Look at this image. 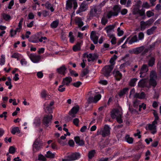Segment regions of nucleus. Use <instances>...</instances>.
<instances>
[{
  "mask_svg": "<svg viewBox=\"0 0 161 161\" xmlns=\"http://www.w3.org/2000/svg\"><path fill=\"white\" fill-rule=\"evenodd\" d=\"M90 37L91 40L93 41L95 44H97L98 42V37L96 35L95 31H92L91 32Z\"/></svg>",
  "mask_w": 161,
  "mask_h": 161,
  "instance_id": "obj_13",
  "label": "nucleus"
},
{
  "mask_svg": "<svg viewBox=\"0 0 161 161\" xmlns=\"http://www.w3.org/2000/svg\"><path fill=\"white\" fill-rule=\"evenodd\" d=\"M55 153H52L51 151H49L47 152L45 156L48 158H54L55 156Z\"/></svg>",
  "mask_w": 161,
  "mask_h": 161,
  "instance_id": "obj_37",
  "label": "nucleus"
},
{
  "mask_svg": "<svg viewBox=\"0 0 161 161\" xmlns=\"http://www.w3.org/2000/svg\"><path fill=\"white\" fill-rule=\"evenodd\" d=\"M153 115L154 117V120L158 121L159 119V118L158 115V114L156 110H153Z\"/></svg>",
  "mask_w": 161,
  "mask_h": 161,
  "instance_id": "obj_47",
  "label": "nucleus"
},
{
  "mask_svg": "<svg viewBox=\"0 0 161 161\" xmlns=\"http://www.w3.org/2000/svg\"><path fill=\"white\" fill-rule=\"evenodd\" d=\"M72 81V78L70 76L67 77L63 79L62 83L68 86L69 84Z\"/></svg>",
  "mask_w": 161,
  "mask_h": 161,
  "instance_id": "obj_18",
  "label": "nucleus"
},
{
  "mask_svg": "<svg viewBox=\"0 0 161 161\" xmlns=\"http://www.w3.org/2000/svg\"><path fill=\"white\" fill-rule=\"evenodd\" d=\"M126 141L129 144H132L133 142V139L132 137H130L129 135H127L125 137Z\"/></svg>",
  "mask_w": 161,
  "mask_h": 161,
  "instance_id": "obj_40",
  "label": "nucleus"
},
{
  "mask_svg": "<svg viewBox=\"0 0 161 161\" xmlns=\"http://www.w3.org/2000/svg\"><path fill=\"white\" fill-rule=\"evenodd\" d=\"M111 128L108 125H105L103 128L98 130L97 133V135H102V137H104L109 136L110 134Z\"/></svg>",
  "mask_w": 161,
  "mask_h": 161,
  "instance_id": "obj_2",
  "label": "nucleus"
},
{
  "mask_svg": "<svg viewBox=\"0 0 161 161\" xmlns=\"http://www.w3.org/2000/svg\"><path fill=\"white\" fill-rule=\"evenodd\" d=\"M3 17L5 20L7 21L11 19L10 16L9 15L6 14H3Z\"/></svg>",
  "mask_w": 161,
  "mask_h": 161,
  "instance_id": "obj_54",
  "label": "nucleus"
},
{
  "mask_svg": "<svg viewBox=\"0 0 161 161\" xmlns=\"http://www.w3.org/2000/svg\"><path fill=\"white\" fill-rule=\"evenodd\" d=\"M115 26L114 25H110L106 26L105 28V30H106L107 33H109L111 30L114 28Z\"/></svg>",
  "mask_w": 161,
  "mask_h": 161,
  "instance_id": "obj_33",
  "label": "nucleus"
},
{
  "mask_svg": "<svg viewBox=\"0 0 161 161\" xmlns=\"http://www.w3.org/2000/svg\"><path fill=\"white\" fill-rule=\"evenodd\" d=\"M45 110L46 112H48L49 114L52 113V107L47 106L46 107Z\"/></svg>",
  "mask_w": 161,
  "mask_h": 161,
  "instance_id": "obj_60",
  "label": "nucleus"
},
{
  "mask_svg": "<svg viewBox=\"0 0 161 161\" xmlns=\"http://www.w3.org/2000/svg\"><path fill=\"white\" fill-rule=\"evenodd\" d=\"M108 21V20L104 18H102L101 19V23L103 25H105Z\"/></svg>",
  "mask_w": 161,
  "mask_h": 161,
  "instance_id": "obj_64",
  "label": "nucleus"
},
{
  "mask_svg": "<svg viewBox=\"0 0 161 161\" xmlns=\"http://www.w3.org/2000/svg\"><path fill=\"white\" fill-rule=\"evenodd\" d=\"M122 114L120 113V111L118 109H114L111 112V117L113 119L116 118L117 122L119 124H121L123 122L122 119Z\"/></svg>",
  "mask_w": 161,
  "mask_h": 161,
  "instance_id": "obj_1",
  "label": "nucleus"
},
{
  "mask_svg": "<svg viewBox=\"0 0 161 161\" xmlns=\"http://www.w3.org/2000/svg\"><path fill=\"white\" fill-rule=\"evenodd\" d=\"M155 59L154 57H152L148 62V65L150 67H152L154 65Z\"/></svg>",
  "mask_w": 161,
  "mask_h": 161,
  "instance_id": "obj_38",
  "label": "nucleus"
},
{
  "mask_svg": "<svg viewBox=\"0 0 161 161\" xmlns=\"http://www.w3.org/2000/svg\"><path fill=\"white\" fill-rule=\"evenodd\" d=\"M75 21V24L78 25L79 28H81L84 25V23L80 17H76Z\"/></svg>",
  "mask_w": 161,
  "mask_h": 161,
  "instance_id": "obj_23",
  "label": "nucleus"
},
{
  "mask_svg": "<svg viewBox=\"0 0 161 161\" xmlns=\"http://www.w3.org/2000/svg\"><path fill=\"white\" fill-rule=\"evenodd\" d=\"M13 134H15L16 133H20V130L18 127H15L13 128L11 131Z\"/></svg>",
  "mask_w": 161,
  "mask_h": 161,
  "instance_id": "obj_46",
  "label": "nucleus"
},
{
  "mask_svg": "<svg viewBox=\"0 0 161 161\" xmlns=\"http://www.w3.org/2000/svg\"><path fill=\"white\" fill-rule=\"evenodd\" d=\"M41 32H39L31 36V42L33 43H37L39 42H43L44 43H45L46 42L43 40H47V38L45 36H41L40 37V35Z\"/></svg>",
  "mask_w": 161,
  "mask_h": 161,
  "instance_id": "obj_3",
  "label": "nucleus"
},
{
  "mask_svg": "<svg viewBox=\"0 0 161 161\" xmlns=\"http://www.w3.org/2000/svg\"><path fill=\"white\" fill-rule=\"evenodd\" d=\"M156 19V18H151L145 22L147 25H151L154 22L155 20Z\"/></svg>",
  "mask_w": 161,
  "mask_h": 161,
  "instance_id": "obj_45",
  "label": "nucleus"
},
{
  "mask_svg": "<svg viewBox=\"0 0 161 161\" xmlns=\"http://www.w3.org/2000/svg\"><path fill=\"white\" fill-rule=\"evenodd\" d=\"M41 59V56L36 54L31 53V60L33 63L38 62Z\"/></svg>",
  "mask_w": 161,
  "mask_h": 161,
  "instance_id": "obj_15",
  "label": "nucleus"
},
{
  "mask_svg": "<svg viewBox=\"0 0 161 161\" xmlns=\"http://www.w3.org/2000/svg\"><path fill=\"white\" fill-rule=\"evenodd\" d=\"M138 86L142 89L147 88V90L149 89L148 84L146 81L144 79L140 80L138 83Z\"/></svg>",
  "mask_w": 161,
  "mask_h": 161,
  "instance_id": "obj_11",
  "label": "nucleus"
},
{
  "mask_svg": "<svg viewBox=\"0 0 161 161\" xmlns=\"http://www.w3.org/2000/svg\"><path fill=\"white\" fill-rule=\"evenodd\" d=\"M80 109V107L79 105H76L74 106L69 112V114L71 115L72 114H76L79 111Z\"/></svg>",
  "mask_w": 161,
  "mask_h": 161,
  "instance_id": "obj_19",
  "label": "nucleus"
},
{
  "mask_svg": "<svg viewBox=\"0 0 161 161\" xmlns=\"http://www.w3.org/2000/svg\"><path fill=\"white\" fill-rule=\"evenodd\" d=\"M53 116L51 114L45 115L42 119V125L44 127L47 128L51 125Z\"/></svg>",
  "mask_w": 161,
  "mask_h": 161,
  "instance_id": "obj_5",
  "label": "nucleus"
},
{
  "mask_svg": "<svg viewBox=\"0 0 161 161\" xmlns=\"http://www.w3.org/2000/svg\"><path fill=\"white\" fill-rule=\"evenodd\" d=\"M73 34V33L72 32L70 31L69 32L68 36L69 37V42L72 43H74L75 41V38Z\"/></svg>",
  "mask_w": 161,
  "mask_h": 161,
  "instance_id": "obj_36",
  "label": "nucleus"
},
{
  "mask_svg": "<svg viewBox=\"0 0 161 161\" xmlns=\"http://www.w3.org/2000/svg\"><path fill=\"white\" fill-rule=\"evenodd\" d=\"M88 3L86 1H83L81 3L78 9L76 11V14H79L82 12L86 11L88 8Z\"/></svg>",
  "mask_w": 161,
  "mask_h": 161,
  "instance_id": "obj_6",
  "label": "nucleus"
},
{
  "mask_svg": "<svg viewBox=\"0 0 161 161\" xmlns=\"http://www.w3.org/2000/svg\"><path fill=\"white\" fill-rule=\"evenodd\" d=\"M37 76L38 78L41 79L43 76V74L42 71L38 72L37 73Z\"/></svg>",
  "mask_w": 161,
  "mask_h": 161,
  "instance_id": "obj_62",
  "label": "nucleus"
},
{
  "mask_svg": "<svg viewBox=\"0 0 161 161\" xmlns=\"http://www.w3.org/2000/svg\"><path fill=\"white\" fill-rule=\"evenodd\" d=\"M113 68L114 66L113 65L106 66L104 68L105 70L104 74L106 76H110V74L113 69Z\"/></svg>",
  "mask_w": 161,
  "mask_h": 161,
  "instance_id": "obj_12",
  "label": "nucleus"
},
{
  "mask_svg": "<svg viewBox=\"0 0 161 161\" xmlns=\"http://www.w3.org/2000/svg\"><path fill=\"white\" fill-rule=\"evenodd\" d=\"M64 86V85H60L58 89V90L59 91L61 92H63L65 91V87H63Z\"/></svg>",
  "mask_w": 161,
  "mask_h": 161,
  "instance_id": "obj_56",
  "label": "nucleus"
},
{
  "mask_svg": "<svg viewBox=\"0 0 161 161\" xmlns=\"http://www.w3.org/2000/svg\"><path fill=\"white\" fill-rule=\"evenodd\" d=\"M74 140L76 143L80 146H83L84 144V141L83 140H80L79 136L75 137Z\"/></svg>",
  "mask_w": 161,
  "mask_h": 161,
  "instance_id": "obj_21",
  "label": "nucleus"
},
{
  "mask_svg": "<svg viewBox=\"0 0 161 161\" xmlns=\"http://www.w3.org/2000/svg\"><path fill=\"white\" fill-rule=\"evenodd\" d=\"M157 77V74L155 71L154 70L152 71L150 75V79L156 80Z\"/></svg>",
  "mask_w": 161,
  "mask_h": 161,
  "instance_id": "obj_30",
  "label": "nucleus"
},
{
  "mask_svg": "<svg viewBox=\"0 0 161 161\" xmlns=\"http://www.w3.org/2000/svg\"><path fill=\"white\" fill-rule=\"evenodd\" d=\"M145 49V47L143 46H142L133 48L132 50L129 51V52L130 53L135 54H138L142 53Z\"/></svg>",
  "mask_w": 161,
  "mask_h": 161,
  "instance_id": "obj_7",
  "label": "nucleus"
},
{
  "mask_svg": "<svg viewBox=\"0 0 161 161\" xmlns=\"http://www.w3.org/2000/svg\"><path fill=\"white\" fill-rule=\"evenodd\" d=\"M83 43L82 41L80 42H78L76 45L73 47V50L74 52H77L80 50L81 45Z\"/></svg>",
  "mask_w": 161,
  "mask_h": 161,
  "instance_id": "obj_20",
  "label": "nucleus"
},
{
  "mask_svg": "<svg viewBox=\"0 0 161 161\" xmlns=\"http://www.w3.org/2000/svg\"><path fill=\"white\" fill-rule=\"evenodd\" d=\"M23 21V18H21L19 21L18 27L16 29V30L18 32H20L22 29V24Z\"/></svg>",
  "mask_w": 161,
  "mask_h": 161,
  "instance_id": "obj_29",
  "label": "nucleus"
},
{
  "mask_svg": "<svg viewBox=\"0 0 161 161\" xmlns=\"http://www.w3.org/2000/svg\"><path fill=\"white\" fill-rule=\"evenodd\" d=\"M34 123L35 124L36 126H39L41 124V121L40 119L38 118L36 119L34 121Z\"/></svg>",
  "mask_w": 161,
  "mask_h": 161,
  "instance_id": "obj_49",
  "label": "nucleus"
},
{
  "mask_svg": "<svg viewBox=\"0 0 161 161\" xmlns=\"http://www.w3.org/2000/svg\"><path fill=\"white\" fill-rule=\"evenodd\" d=\"M138 41L137 36L136 35L133 36L129 40V43L130 44H132L133 43L137 42Z\"/></svg>",
  "mask_w": 161,
  "mask_h": 161,
  "instance_id": "obj_35",
  "label": "nucleus"
},
{
  "mask_svg": "<svg viewBox=\"0 0 161 161\" xmlns=\"http://www.w3.org/2000/svg\"><path fill=\"white\" fill-rule=\"evenodd\" d=\"M137 80L138 79L136 78L131 79L129 82V85L130 87H134L136 85Z\"/></svg>",
  "mask_w": 161,
  "mask_h": 161,
  "instance_id": "obj_27",
  "label": "nucleus"
},
{
  "mask_svg": "<svg viewBox=\"0 0 161 161\" xmlns=\"http://www.w3.org/2000/svg\"><path fill=\"white\" fill-rule=\"evenodd\" d=\"M147 26L145 22L142 21L140 22V30L141 31H143L146 29V26Z\"/></svg>",
  "mask_w": 161,
  "mask_h": 161,
  "instance_id": "obj_39",
  "label": "nucleus"
},
{
  "mask_svg": "<svg viewBox=\"0 0 161 161\" xmlns=\"http://www.w3.org/2000/svg\"><path fill=\"white\" fill-rule=\"evenodd\" d=\"M97 11V9L96 8H92L89 13V17H92L96 16V14Z\"/></svg>",
  "mask_w": 161,
  "mask_h": 161,
  "instance_id": "obj_24",
  "label": "nucleus"
},
{
  "mask_svg": "<svg viewBox=\"0 0 161 161\" xmlns=\"http://www.w3.org/2000/svg\"><path fill=\"white\" fill-rule=\"evenodd\" d=\"M80 155L79 153L75 152L71 153L67 156V158H70L71 161H74L80 158Z\"/></svg>",
  "mask_w": 161,
  "mask_h": 161,
  "instance_id": "obj_8",
  "label": "nucleus"
},
{
  "mask_svg": "<svg viewBox=\"0 0 161 161\" xmlns=\"http://www.w3.org/2000/svg\"><path fill=\"white\" fill-rule=\"evenodd\" d=\"M42 97L43 98H46L48 96L45 90H43L41 93Z\"/></svg>",
  "mask_w": 161,
  "mask_h": 161,
  "instance_id": "obj_57",
  "label": "nucleus"
},
{
  "mask_svg": "<svg viewBox=\"0 0 161 161\" xmlns=\"http://www.w3.org/2000/svg\"><path fill=\"white\" fill-rule=\"evenodd\" d=\"M146 14L148 17L149 18L151 16H153L154 15L153 12H152L150 10H148L147 11Z\"/></svg>",
  "mask_w": 161,
  "mask_h": 161,
  "instance_id": "obj_55",
  "label": "nucleus"
},
{
  "mask_svg": "<svg viewBox=\"0 0 161 161\" xmlns=\"http://www.w3.org/2000/svg\"><path fill=\"white\" fill-rule=\"evenodd\" d=\"M15 150L16 149L15 147L13 146H11L9 149V153L13 154L15 153Z\"/></svg>",
  "mask_w": 161,
  "mask_h": 161,
  "instance_id": "obj_52",
  "label": "nucleus"
},
{
  "mask_svg": "<svg viewBox=\"0 0 161 161\" xmlns=\"http://www.w3.org/2000/svg\"><path fill=\"white\" fill-rule=\"evenodd\" d=\"M20 57V55L18 53H12L11 57L13 58H16L17 60H19V58Z\"/></svg>",
  "mask_w": 161,
  "mask_h": 161,
  "instance_id": "obj_42",
  "label": "nucleus"
},
{
  "mask_svg": "<svg viewBox=\"0 0 161 161\" xmlns=\"http://www.w3.org/2000/svg\"><path fill=\"white\" fill-rule=\"evenodd\" d=\"M87 58L91 59L92 61L94 62L98 58V56L95 54L93 56L92 54L90 53L89 55H87Z\"/></svg>",
  "mask_w": 161,
  "mask_h": 161,
  "instance_id": "obj_34",
  "label": "nucleus"
},
{
  "mask_svg": "<svg viewBox=\"0 0 161 161\" xmlns=\"http://www.w3.org/2000/svg\"><path fill=\"white\" fill-rule=\"evenodd\" d=\"M146 129L147 130H148L152 131L151 133L152 134H155L157 132V125H154L152 123L148 124L147 125V127H146Z\"/></svg>",
  "mask_w": 161,
  "mask_h": 161,
  "instance_id": "obj_10",
  "label": "nucleus"
},
{
  "mask_svg": "<svg viewBox=\"0 0 161 161\" xmlns=\"http://www.w3.org/2000/svg\"><path fill=\"white\" fill-rule=\"evenodd\" d=\"M110 38H112L111 42L112 44H115L116 43V39L115 37H114L113 35H111L109 36Z\"/></svg>",
  "mask_w": 161,
  "mask_h": 161,
  "instance_id": "obj_51",
  "label": "nucleus"
},
{
  "mask_svg": "<svg viewBox=\"0 0 161 161\" xmlns=\"http://www.w3.org/2000/svg\"><path fill=\"white\" fill-rule=\"evenodd\" d=\"M140 8L135 7L132 10V13L134 15L139 14Z\"/></svg>",
  "mask_w": 161,
  "mask_h": 161,
  "instance_id": "obj_43",
  "label": "nucleus"
},
{
  "mask_svg": "<svg viewBox=\"0 0 161 161\" xmlns=\"http://www.w3.org/2000/svg\"><path fill=\"white\" fill-rule=\"evenodd\" d=\"M1 57L0 64L2 66L4 65L5 64V55L2 54L1 55Z\"/></svg>",
  "mask_w": 161,
  "mask_h": 161,
  "instance_id": "obj_44",
  "label": "nucleus"
},
{
  "mask_svg": "<svg viewBox=\"0 0 161 161\" xmlns=\"http://www.w3.org/2000/svg\"><path fill=\"white\" fill-rule=\"evenodd\" d=\"M59 23V21L58 19H57L53 21L50 24L51 28L53 29L56 28L58 26Z\"/></svg>",
  "mask_w": 161,
  "mask_h": 161,
  "instance_id": "obj_28",
  "label": "nucleus"
},
{
  "mask_svg": "<svg viewBox=\"0 0 161 161\" xmlns=\"http://www.w3.org/2000/svg\"><path fill=\"white\" fill-rule=\"evenodd\" d=\"M142 7L146 8H148L150 7V5L148 3L146 2L143 4L142 5Z\"/></svg>",
  "mask_w": 161,
  "mask_h": 161,
  "instance_id": "obj_63",
  "label": "nucleus"
},
{
  "mask_svg": "<svg viewBox=\"0 0 161 161\" xmlns=\"http://www.w3.org/2000/svg\"><path fill=\"white\" fill-rule=\"evenodd\" d=\"M43 143L40 138L38 137L36 139L33 144V151L36 152L43 148Z\"/></svg>",
  "mask_w": 161,
  "mask_h": 161,
  "instance_id": "obj_4",
  "label": "nucleus"
},
{
  "mask_svg": "<svg viewBox=\"0 0 161 161\" xmlns=\"http://www.w3.org/2000/svg\"><path fill=\"white\" fill-rule=\"evenodd\" d=\"M96 153V150H92L89 151L88 153V158L91 159L94 156Z\"/></svg>",
  "mask_w": 161,
  "mask_h": 161,
  "instance_id": "obj_31",
  "label": "nucleus"
},
{
  "mask_svg": "<svg viewBox=\"0 0 161 161\" xmlns=\"http://www.w3.org/2000/svg\"><path fill=\"white\" fill-rule=\"evenodd\" d=\"M157 85V82L156 80L149 79V84L148 85V87H149V88L152 86L153 88H155Z\"/></svg>",
  "mask_w": 161,
  "mask_h": 161,
  "instance_id": "obj_25",
  "label": "nucleus"
},
{
  "mask_svg": "<svg viewBox=\"0 0 161 161\" xmlns=\"http://www.w3.org/2000/svg\"><path fill=\"white\" fill-rule=\"evenodd\" d=\"M112 16H116L114 15V13L113 11H109L107 14V17L108 18V19H110L112 17Z\"/></svg>",
  "mask_w": 161,
  "mask_h": 161,
  "instance_id": "obj_61",
  "label": "nucleus"
},
{
  "mask_svg": "<svg viewBox=\"0 0 161 161\" xmlns=\"http://www.w3.org/2000/svg\"><path fill=\"white\" fill-rule=\"evenodd\" d=\"M14 3V0H11L9 3L8 8L9 9L12 8V7L13 6Z\"/></svg>",
  "mask_w": 161,
  "mask_h": 161,
  "instance_id": "obj_59",
  "label": "nucleus"
},
{
  "mask_svg": "<svg viewBox=\"0 0 161 161\" xmlns=\"http://www.w3.org/2000/svg\"><path fill=\"white\" fill-rule=\"evenodd\" d=\"M148 70V69L147 66L146 64H143L140 69V78L143 77L145 75V74L146 73Z\"/></svg>",
  "mask_w": 161,
  "mask_h": 161,
  "instance_id": "obj_9",
  "label": "nucleus"
},
{
  "mask_svg": "<svg viewBox=\"0 0 161 161\" xmlns=\"http://www.w3.org/2000/svg\"><path fill=\"white\" fill-rule=\"evenodd\" d=\"M89 72L88 69L87 68L84 69L82 71V76L84 77Z\"/></svg>",
  "mask_w": 161,
  "mask_h": 161,
  "instance_id": "obj_53",
  "label": "nucleus"
},
{
  "mask_svg": "<svg viewBox=\"0 0 161 161\" xmlns=\"http://www.w3.org/2000/svg\"><path fill=\"white\" fill-rule=\"evenodd\" d=\"M121 8L118 5H114L113 8V13L116 16H117L120 12Z\"/></svg>",
  "mask_w": 161,
  "mask_h": 161,
  "instance_id": "obj_22",
  "label": "nucleus"
},
{
  "mask_svg": "<svg viewBox=\"0 0 161 161\" xmlns=\"http://www.w3.org/2000/svg\"><path fill=\"white\" fill-rule=\"evenodd\" d=\"M66 7L67 9H71L72 7V0H68L66 4Z\"/></svg>",
  "mask_w": 161,
  "mask_h": 161,
  "instance_id": "obj_41",
  "label": "nucleus"
},
{
  "mask_svg": "<svg viewBox=\"0 0 161 161\" xmlns=\"http://www.w3.org/2000/svg\"><path fill=\"white\" fill-rule=\"evenodd\" d=\"M101 97L102 96L101 94H98L95 95L94 98L92 97H90L89 98V100L91 102L93 101L95 103H96L101 99Z\"/></svg>",
  "mask_w": 161,
  "mask_h": 161,
  "instance_id": "obj_17",
  "label": "nucleus"
},
{
  "mask_svg": "<svg viewBox=\"0 0 161 161\" xmlns=\"http://www.w3.org/2000/svg\"><path fill=\"white\" fill-rule=\"evenodd\" d=\"M79 120L78 118H75L73 119V123L77 126H79Z\"/></svg>",
  "mask_w": 161,
  "mask_h": 161,
  "instance_id": "obj_58",
  "label": "nucleus"
},
{
  "mask_svg": "<svg viewBox=\"0 0 161 161\" xmlns=\"http://www.w3.org/2000/svg\"><path fill=\"white\" fill-rule=\"evenodd\" d=\"M113 74L114 75V77L116 80L118 81H120L122 77V75L119 70L113 71Z\"/></svg>",
  "mask_w": 161,
  "mask_h": 161,
  "instance_id": "obj_16",
  "label": "nucleus"
},
{
  "mask_svg": "<svg viewBox=\"0 0 161 161\" xmlns=\"http://www.w3.org/2000/svg\"><path fill=\"white\" fill-rule=\"evenodd\" d=\"M129 89L128 87L124 88L122 90H121L119 93V95L120 97H122L126 93L128 92Z\"/></svg>",
  "mask_w": 161,
  "mask_h": 161,
  "instance_id": "obj_26",
  "label": "nucleus"
},
{
  "mask_svg": "<svg viewBox=\"0 0 161 161\" xmlns=\"http://www.w3.org/2000/svg\"><path fill=\"white\" fill-rule=\"evenodd\" d=\"M38 159L41 161H46L47 160L46 158L41 154L38 155Z\"/></svg>",
  "mask_w": 161,
  "mask_h": 161,
  "instance_id": "obj_48",
  "label": "nucleus"
},
{
  "mask_svg": "<svg viewBox=\"0 0 161 161\" xmlns=\"http://www.w3.org/2000/svg\"><path fill=\"white\" fill-rule=\"evenodd\" d=\"M157 27L153 26L151 28L148 29L147 31V33L148 35H150L152 34L153 32L157 29Z\"/></svg>",
  "mask_w": 161,
  "mask_h": 161,
  "instance_id": "obj_32",
  "label": "nucleus"
},
{
  "mask_svg": "<svg viewBox=\"0 0 161 161\" xmlns=\"http://www.w3.org/2000/svg\"><path fill=\"white\" fill-rule=\"evenodd\" d=\"M82 84V82L80 81H78L72 84V85L74 86L77 88L79 87Z\"/></svg>",
  "mask_w": 161,
  "mask_h": 161,
  "instance_id": "obj_50",
  "label": "nucleus"
},
{
  "mask_svg": "<svg viewBox=\"0 0 161 161\" xmlns=\"http://www.w3.org/2000/svg\"><path fill=\"white\" fill-rule=\"evenodd\" d=\"M67 68L65 65H62L59 68H57L56 69V71L59 74L65 75L66 73Z\"/></svg>",
  "mask_w": 161,
  "mask_h": 161,
  "instance_id": "obj_14",
  "label": "nucleus"
}]
</instances>
